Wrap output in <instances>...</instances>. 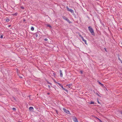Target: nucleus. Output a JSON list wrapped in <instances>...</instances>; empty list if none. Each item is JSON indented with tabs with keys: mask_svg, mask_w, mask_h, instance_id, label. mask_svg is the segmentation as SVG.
I'll list each match as a JSON object with an SVG mask.
<instances>
[{
	"mask_svg": "<svg viewBox=\"0 0 122 122\" xmlns=\"http://www.w3.org/2000/svg\"><path fill=\"white\" fill-rule=\"evenodd\" d=\"M88 28L89 31L92 35H95V33L92 28L91 26H90L88 27Z\"/></svg>",
	"mask_w": 122,
	"mask_h": 122,
	"instance_id": "f257e3e1",
	"label": "nucleus"
},
{
	"mask_svg": "<svg viewBox=\"0 0 122 122\" xmlns=\"http://www.w3.org/2000/svg\"><path fill=\"white\" fill-rule=\"evenodd\" d=\"M63 18L64 20L67 21L69 23H70L71 22L70 20L66 17L63 16Z\"/></svg>",
	"mask_w": 122,
	"mask_h": 122,
	"instance_id": "f03ea898",
	"label": "nucleus"
},
{
	"mask_svg": "<svg viewBox=\"0 0 122 122\" xmlns=\"http://www.w3.org/2000/svg\"><path fill=\"white\" fill-rule=\"evenodd\" d=\"M63 110L64 112L66 113L67 114H70V112L69 111L66 109L65 108H63Z\"/></svg>",
	"mask_w": 122,
	"mask_h": 122,
	"instance_id": "7ed1b4c3",
	"label": "nucleus"
},
{
	"mask_svg": "<svg viewBox=\"0 0 122 122\" xmlns=\"http://www.w3.org/2000/svg\"><path fill=\"white\" fill-rule=\"evenodd\" d=\"M67 10L68 11H70L72 13H74V11L73 10H72L71 9H69V8H68V7H67Z\"/></svg>",
	"mask_w": 122,
	"mask_h": 122,
	"instance_id": "20e7f679",
	"label": "nucleus"
},
{
	"mask_svg": "<svg viewBox=\"0 0 122 122\" xmlns=\"http://www.w3.org/2000/svg\"><path fill=\"white\" fill-rule=\"evenodd\" d=\"M29 109V110L31 112H32L34 110V108L32 107H30Z\"/></svg>",
	"mask_w": 122,
	"mask_h": 122,
	"instance_id": "39448f33",
	"label": "nucleus"
},
{
	"mask_svg": "<svg viewBox=\"0 0 122 122\" xmlns=\"http://www.w3.org/2000/svg\"><path fill=\"white\" fill-rule=\"evenodd\" d=\"M73 119L74 120V121L75 122H78V120L76 117H74V118H73Z\"/></svg>",
	"mask_w": 122,
	"mask_h": 122,
	"instance_id": "423d86ee",
	"label": "nucleus"
},
{
	"mask_svg": "<svg viewBox=\"0 0 122 122\" xmlns=\"http://www.w3.org/2000/svg\"><path fill=\"white\" fill-rule=\"evenodd\" d=\"M97 82L99 84H100L101 85V86H104L103 84L101 83L99 81H97Z\"/></svg>",
	"mask_w": 122,
	"mask_h": 122,
	"instance_id": "0eeeda50",
	"label": "nucleus"
},
{
	"mask_svg": "<svg viewBox=\"0 0 122 122\" xmlns=\"http://www.w3.org/2000/svg\"><path fill=\"white\" fill-rule=\"evenodd\" d=\"M61 87L62 89L63 90H64L66 92H68L67 90V89H66L65 88H64L63 86H61Z\"/></svg>",
	"mask_w": 122,
	"mask_h": 122,
	"instance_id": "6e6552de",
	"label": "nucleus"
},
{
	"mask_svg": "<svg viewBox=\"0 0 122 122\" xmlns=\"http://www.w3.org/2000/svg\"><path fill=\"white\" fill-rule=\"evenodd\" d=\"M60 76L61 77H63V74L61 71V70H60Z\"/></svg>",
	"mask_w": 122,
	"mask_h": 122,
	"instance_id": "1a4fd4ad",
	"label": "nucleus"
},
{
	"mask_svg": "<svg viewBox=\"0 0 122 122\" xmlns=\"http://www.w3.org/2000/svg\"><path fill=\"white\" fill-rule=\"evenodd\" d=\"M71 86L72 84H69L66 85V86H68L69 88H71Z\"/></svg>",
	"mask_w": 122,
	"mask_h": 122,
	"instance_id": "9d476101",
	"label": "nucleus"
},
{
	"mask_svg": "<svg viewBox=\"0 0 122 122\" xmlns=\"http://www.w3.org/2000/svg\"><path fill=\"white\" fill-rule=\"evenodd\" d=\"M94 117L95 118H97V119L99 120V121L100 122H102L101 120L99 119L97 117L95 116Z\"/></svg>",
	"mask_w": 122,
	"mask_h": 122,
	"instance_id": "9b49d317",
	"label": "nucleus"
},
{
	"mask_svg": "<svg viewBox=\"0 0 122 122\" xmlns=\"http://www.w3.org/2000/svg\"><path fill=\"white\" fill-rule=\"evenodd\" d=\"M46 26L49 27L50 28H52V27L50 24H48Z\"/></svg>",
	"mask_w": 122,
	"mask_h": 122,
	"instance_id": "f8f14e48",
	"label": "nucleus"
},
{
	"mask_svg": "<svg viewBox=\"0 0 122 122\" xmlns=\"http://www.w3.org/2000/svg\"><path fill=\"white\" fill-rule=\"evenodd\" d=\"M18 14V13H17L16 12L14 14H12V15H14H14L16 16Z\"/></svg>",
	"mask_w": 122,
	"mask_h": 122,
	"instance_id": "ddd939ff",
	"label": "nucleus"
},
{
	"mask_svg": "<svg viewBox=\"0 0 122 122\" xmlns=\"http://www.w3.org/2000/svg\"><path fill=\"white\" fill-rule=\"evenodd\" d=\"M56 83L58 84L61 87V86H62L61 84L60 83H59L58 82Z\"/></svg>",
	"mask_w": 122,
	"mask_h": 122,
	"instance_id": "4468645a",
	"label": "nucleus"
},
{
	"mask_svg": "<svg viewBox=\"0 0 122 122\" xmlns=\"http://www.w3.org/2000/svg\"><path fill=\"white\" fill-rule=\"evenodd\" d=\"M31 30H32L33 31L34 30V28L33 27H32L31 28Z\"/></svg>",
	"mask_w": 122,
	"mask_h": 122,
	"instance_id": "2eb2a0df",
	"label": "nucleus"
},
{
	"mask_svg": "<svg viewBox=\"0 0 122 122\" xmlns=\"http://www.w3.org/2000/svg\"><path fill=\"white\" fill-rule=\"evenodd\" d=\"M84 41L85 42V43L86 44V45H87V43H86V40H85Z\"/></svg>",
	"mask_w": 122,
	"mask_h": 122,
	"instance_id": "dca6fc26",
	"label": "nucleus"
},
{
	"mask_svg": "<svg viewBox=\"0 0 122 122\" xmlns=\"http://www.w3.org/2000/svg\"><path fill=\"white\" fill-rule=\"evenodd\" d=\"M95 94L96 95H97L98 96H99V97H101V96H99V95L97 93V92Z\"/></svg>",
	"mask_w": 122,
	"mask_h": 122,
	"instance_id": "f3484780",
	"label": "nucleus"
},
{
	"mask_svg": "<svg viewBox=\"0 0 122 122\" xmlns=\"http://www.w3.org/2000/svg\"><path fill=\"white\" fill-rule=\"evenodd\" d=\"M94 103V102H91L90 103V104H93Z\"/></svg>",
	"mask_w": 122,
	"mask_h": 122,
	"instance_id": "a211bd4d",
	"label": "nucleus"
},
{
	"mask_svg": "<svg viewBox=\"0 0 122 122\" xmlns=\"http://www.w3.org/2000/svg\"><path fill=\"white\" fill-rule=\"evenodd\" d=\"M20 8L22 9H24V8H25L23 6H21V7H20Z\"/></svg>",
	"mask_w": 122,
	"mask_h": 122,
	"instance_id": "6ab92c4d",
	"label": "nucleus"
},
{
	"mask_svg": "<svg viewBox=\"0 0 122 122\" xmlns=\"http://www.w3.org/2000/svg\"><path fill=\"white\" fill-rule=\"evenodd\" d=\"M12 109L14 110L15 111L16 110V109L15 108H12Z\"/></svg>",
	"mask_w": 122,
	"mask_h": 122,
	"instance_id": "aec40b11",
	"label": "nucleus"
},
{
	"mask_svg": "<svg viewBox=\"0 0 122 122\" xmlns=\"http://www.w3.org/2000/svg\"><path fill=\"white\" fill-rule=\"evenodd\" d=\"M9 21V19H7L6 20V21L7 22H8Z\"/></svg>",
	"mask_w": 122,
	"mask_h": 122,
	"instance_id": "412c9836",
	"label": "nucleus"
},
{
	"mask_svg": "<svg viewBox=\"0 0 122 122\" xmlns=\"http://www.w3.org/2000/svg\"><path fill=\"white\" fill-rule=\"evenodd\" d=\"M48 40V39H47L45 38L44 39V41H46Z\"/></svg>",
	"mask_w": 122,
	"mask_h": 122,
	"instance_id": "4be33fe9",
	"label": "nucleus"
},
{
	"mask_svg": "<svg viewBox=\"0 0 122 122\" xmlns=\"http://www.w3.org/2000/svg\"><path fill=\"white\" fill-rule=\"evenodd\" d=\"M80 72L81 74H82L83 73V72L82 71H80Z\"/></svg>",
	"mask_w": 122,
	"mask_h": 122,
	"instance_id": "5701e85b",
	"label": "nucleus"
},
{
	"mask_svg": "<svg viewBox=\"0 0 122 122\" xmlns=\"http://www.w3.org/2000/svg\"><path fill=\"white\" fill-rule=\"evenodd\" d=\"M3 36H2V35H1V36H0V38H1V39H2V38H3Z\"/></svg>",
	"mask_w": 122,
	"mask_h": 122,
	"instance_id": "b1692460",
	"label": "nucleus"
},
{
	"mask_svg": "<svg viewBox=\"0 0 122 122\" xmlns=\"http://www.w3.org/2000/svg\"><path fill=\"white\" fill-rule=\"evenodd\" d=\"M38 36V35L37 34H36V37H37Z\"/></svg>",
	"mask_w": 122,
	"mask_h": 122,
	"instance_id": "393cba45",
	"label": "nucleus"
},
{
	"mask_svg": "<svg viewBox=\"0 0 122 122\" xmlns=\"http://www.w3.org/2000/svg\"><path fill=\"white\" fill-rule=\"evenodd\" d=\"M48 87L49 89L50 88H51L50 86L49 85H48Z\"/></svg>",
	"mask_w": 122,
	"mask_h": 122,
	"instance_id": "a878e982",
	"label": "nucleus"
},
{
	"mask_svg": "<svg viewBox=\"0 0 122 122\" xmlns=\"http://www.w3.org/2000/svg\"><path fill=\"white\" fill-rule=\"evenodd\" d=\"M54 82H55V83H57V82H56V81H55V80H54Z\"/></svg>",
	"mask_w": 122,
	"mask_h": 122,
	"instance_id": "bb28decb",
	"label": "nucleus"
},
{
	"mask_svg": "<svg viewBox=\"0 0 122 122\" xmlns=\"http://www.w3.org/2000/svg\"><path fill=\"white\" fill-rule=\"evenodd\" d=\"M53 75H54L55 76L56 74L55 73H53Z\"/></svg>",
	"mask_w": 122,
	"mask_h": 122,
	"instance_id": "cd10ccee",
	"label": "nucleus"
},
{
	"mask_svg": "<svg viewBox=\"0 0 122 122\" xmlns=\"http://www.w3.org/2000/svg\"><path fill=\"white\" fill-rule=\"evenodd\" d=\"M79 36L81 37V38L82 37V36H81V35H80Z\"/></svg>",
	"mask_w": 122,
	"mask_h": 122,
	"instance_id": "c85d7f7f",
	"label": "nucleus"
},
{
	"mask_svg": "<svg viewBox=\"0 0 122 122\" xmlns=\"http://www.w3.org/2000/svg\"><path fill=\"white\" fill-rule=\"evenodd\" d=\"M81 38L82 39V40L84 39V38L83 36Z\"/></svg>",
	"mask_w": 122,
	"mask_h": 122,
	"instance_id": "c756f323",
	"label": "nucleus"
},
{
	"mask_svg": "<svg viewBox=\"0 0 122 122\" xmlns=\"http://www.w3.org/2000/svg\"><path fill=\"white\" fill-rule=\"evenodd\" d=\"M97 102H98V103L99 104H100V102H99V101H98V100Z\"/></svg>",
	"mask_w": 122,
	"mask_h": 122,
	"instance_id": "7c9ffc66",
	"label": "nucleus"
},
{
	"mask_svg": "<svg viewBox=\"0 0 122 122\" xmlns=\"http://www.w3.org/2000/svg\"><path fill=\"white\" fill-rule=\"evenodd\" d=\"M118 59L120 61V60H121L119 57L118 58Z\"/></svg>",
	"mask_w": 122,
	"mask_h": 122,
	"instance_id": "2f4dec72",
	"label": "nucleus"
},
{
	"mask_svg": "<svg viewBox=\"0 0 122 122\" xmlns=\"http://www.w3.org/2000/svg\"><path fill=\"white\" fill-rule=\"evenodd\" d=\"M120 61L122 63V61L121 60H120Z\"/></svg>",
	"mask_w": 122,
	"mask_h": 122,
	"instance_id": "473e14b6",
	"label": "nucleus"
},
{
	"mask_svg": "<svg viewBox=\"0 0 122 122\" xmlns=\"http://www.w3.org/2000/svg\"><path fill=\"white\" fill-rule=\"evenodd\" d=\"M11 26V25H9L8 26L9 27H10V26Z\"/></svg>",
	"mask_w": 122,
	"mask_h": 122,
	"instance_id": "72a5a7b5",
	"label": "nucleus"
},
{
	"mask_svg": "<svg viewBox=\"0 0 122 122\" xmlns=\"http://www.w3.org/2000/svg\"><path fill=\"white\" fill-rule=\"evenodd\" d=\"M56 112L57 113H58V111H57V110H56Z\"/></svg>",
	"mask_w": 122,
	"mask_h": 122,
	"instance_id": "f704fd0d",
	"label": "nucleus"
},
{
	"mask_svg": "<svg viewBox=\"0 0 122 122\" xmlns=\"http://www.w3.org/2000/svg\"><path fill=\"white\" fill-rule=\"evenodd\" d=\"M78 35H79V36L80 35H81L80 34V33H79V34H78Z\"/></svg>",
	"mask_w": 122,
	"mask_h": 122,
	"instance_id": "c9c22d12",
	"label": "nucleus"
},
{
	"mask_svg": "<svg viewBox=\"0 0 122 122\" xmlns=\"http://www.w3.org/2000/svg\"><path fill=\"white\" fill-rule=\"evenodd\" d=\"M48 83H49V84H51V83H49V82H48Z\"/></svg>",
	"mask_w": 122,
	"mask_h": 122,
	"instance_id": "e433bc0d",
	"label": "nucleus"
},
{
	"mask_svg": "<svg viewBox=\"0 0 122 122\" xmlns=\"http://www.w3.org/2000/svg\"><path fill=\"white\" fill-rule=\"evenodd\" d=\"M120 113H121V114H122V112H120Z\"/></svg>",
	"mask_w": 122,
	"mask_h": 122,
	"instance_id": "4c0bfd02",
	"label": "nucleus"
},
{
	"mask_svg": "<svg viewBox=\"0 0 122 122\" xmlns=\"http://www.w3.org/2000/svg\"><path fill=\"white\" fill-rule=\"evenodd\" d=\"M85 40L84 39H83V40H82L83 41H84Z\"/></svg>",
	"mask_w": 122,
	"mask_h": 122,
	"instance_id": "58836bf2",
	"label": "nucleus"
},
{
	"mask_svg": "<svg viewBox=\"0 0 122 122\" xmlns=\"http://www.w3.org/2000/svg\"><path fill=\"white\" fill-rule=\"evenodd\" d=\"M23 21H25V19H24V20Z\"/></svg>",
	"mask_w": 122,
	"mask_h": 122,
	"instance_id": "ea45409f",
	"label": "nucleus"
},
{
	"mask_svg": "<svg viewBox=\"0 0 122 122\" xmlns=\"http://www.w3.org/2000/svg\"><path fill=\"white\" fill-rule=\"evenodd\" d=\"M20 77V78H22V77Z\"/></svg>",
	"mask_w": 122,
	"mask_h": 122,
	"instance_id": "a19ab883",
	"label": "nucleus"
},
{
	"mask_svg": "<svg viewBox=\"0 0 122 122\" xmlns=\"http://www.w3.org/2000/svg\"><path fill=\"white\" fill-rule=\"evenodd\" d=\"M48 94H49V93H48Z\"/></svg>",
	"mask_w": 122,
	"mask_h": 122,
	"instance_id": "79ce46f5",
	"label": "nucleus"
}]
</instances>
